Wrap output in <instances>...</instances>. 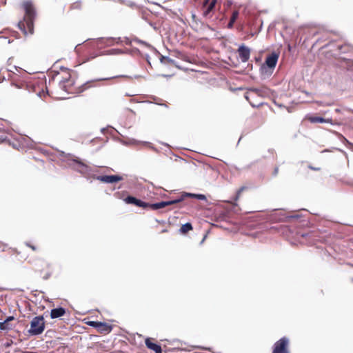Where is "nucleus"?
<instances>
[{"instance_id": "26", "label": "nucleus", "mask_w": 353, "mask_h": 353, "mask_svg": "<svg viewBox=\"0 0 353 353\" xmlns=\"http://www.w3.org/2000/svg\"><path fill=\"white\" fill-rule=\"evenodd\" d=\"M81 7V3L80 1L74 2L70 6L71 9H79Z\"/></svg>"}, {"instance_id": "33", "label": "nucleus", "mask_w": 353, "mask_h": 353, "mask_svg": "<svg viewBox=\"0 0 353 353\" xmlns=\"http://www.w3.org/2000/svg\"><path fill=\"white\" fill-rule=\"evenodd\" d=\"M139 42L141 43L142 44L146 45V43L144 41H139Z\"/></svg>"}, {"instance_id": "21", "label": "nucleus", "mask_w": 353, "mask_h": 353, "mask_svg": "<svg viewBox=\"0 0 353 353\" xmlns=\"http://www.w3.org/2000/svg\"><path fill=\"white\" fill-rule=\"evenodd\" d=\"M171 205L170 201H161L156 203L149 204V206L152 210H159L166 206Z\"/></svg>"}, {"instance_id": "23", "label": "nucleus", "mask_w": 353, "mask_h": 353, "mask_svg": "<svg viewBox=\"0 0 353 353\" xmlns=\"http://www.w3.org/2000/svg\"><path fill=\"white\" fill-rule=\"evenodd\" d=\"M239 17V12L237 10H235L232 12V17L230 18V20L228 24V27L229 28H232L233 27V25L236 20Z\"/></svg>"}, {"instance_id": "10", "label": "nucleus", "mask_w": 353, "mask_h": 353, "mask_svg": "<svg viewBox=\"0 0 353 353\" xmlns=\"http://www.w3.org/2000/svg\"><path fill=\"white\" fill-rule=\"evenodd\" d=\"M90 327H93L97 330L103 334L109 333L112 330V327L105 323L90 321Z\"/></svg>"}, {"instance_id": "8", "label": "nucleus", "mask_w": 353, "mask_h": 353, "mask_svg": "<svg viewBox=\"0 0 353 353\" xmlns=\"http://www.w3.org/2000/svg\"><path fill=\"white\" fill-rule=\"evenodd\" d=\"M188 197L195 198L199 200H203V201L206 200V196L204 194L183 192L179 196H178L175 199L170 200L171 205H174V204L182 202L186 198H188Z\"/></svg>"}, {"instance_id": "4", "label": "nucleus", "mask_w": 353, "mask_h": 353, "mask_svg": "<svg viewBox=\"0 0 353 353\" xmlns=\"http://www.w3.org/2000/svg\"><path fill=\"white\" fill-rule=\"evenodd\" d=\"M34 271L43 279H48L52 274V264L46 259H39L33 265Z\"/></svg>"}, {"instance_id": "20", "label": "nucleus", "mask_w": 353, "mask_h": 353, "mask_svg": "<svg viewBox=\"0 0 353 353\" xmlns=\"http://www.w3.org/2000/svg\"><path fill=\"white\" fill-rule=\"evenodd\" d=\"M14 320V316H8L3 322L0 323L1 330H10L12 328L10 325V322Z\"/></svg>"}, {"instance_id": "29", "label": "nucleus", "mask_w": 353, "mask_h": 353, "mask_svg": "<svg viewBox=\"0 0 353 353\" xmlns=\"http://www.w3.org/2000/svg\"><path fill=\"white\" fill-rule=\"evenodd\" d=\"M311 170H319V168H314V167H312V166H310L309 167Z\"/></svg>"}, {"instance_id": "6", "label": "nucleus", "mask_w": 353, "mask_h": 353, "mask_svg": "<svg viewBox=\"0 0 353 353\" xmlns=\"http://www.w3.org/2000/svg\"><path fill=\"white\" fill-rule=\"evenodd\" d=\"M289 343L287 337L280 339L274 344L272 353H290Z\"/></svg>"}, {"instance_id": "15", "label": "nucleus", "mask_w": 353, "mask_h": 353, "mask_svg": "<svg viewBox=\"0 0 353 353\" xmlns=\"http://www.w3.org/2000/svg\"><path fill=\"white\" fill-rule=\"evenodd\" d=\"M70 165L80 172H83L87 169V165L79 159H72Z\"/></svg>"}, {"instance_id": "34", "label": "nucleus", "mask_w": 353, "mask_h": 353, "mask_svg": "<svg viewBox=\"0 0 353 353\" xmlns=\"http://www.w3.org/2000/svg\"><path fill=\"white\" fill-rule=\"evenodd\" d=\"M144 144H145V145H149V144H150V143H148V142H145V143H144Z\"/></svg>"}, {"instance_id": "18", "label": "nucleus", "mask_w": 353, "mask_h": 353, "mask_svg": "<svg viewBox=\"0 0 353 353\" xmlns=\"http://www.w3.org/2000/svg\"><path fill=\"white\" fill-rule=\"evenodd\" d=\"M65 314V310L63 307H57L51 310L50 316L52 319H56L63 316Z\"/></svg>"}, {"instance_id": "19", "label": "nucleus", "mask_w": 353, "mask_h": 353, "mask_svg": "<svg viewBox=\"0 0 353 353\" xmlns=\"http://www.w3.org/2000/svg\"><path fill=\"white\" fill-rule=\"evenodd\" d=\"M307 119L313 123H329L331 124H333L332 119H324L323 117H309Z\"/></svg>"}, {"instance_id": "13", "label": "nucleus", "mask_w": 353, "mask_h": 353, "mask_svg": "<svg viewBox=\"0 0 353 353\" xmlns=\"http://www.w3.org/2000/svg\"><path fill=\"white\" fill-rule=\"evenodd\" d=\"M238 53L242 62H247L250 56V49L244 45L241 46L238 49Z\"/></svg>"}, {"instance_id": "9", "label": "nucleus", "mask_w": 353, "mask_h": 353, "mask_svg": "<svg viewBox=\"0 0 353 353\" xmlns=\"http://www.w3.org/2000/svg\"><path fill=\"white\" fill-rule=\"evenodd\" d=\"M90 40L91 39H90V47L94 46V43L96 42L100 48H102L103 46H109L114 43H119L120 38H100L97 41H90Z\"/></svg>"}, {"instance_id": "12", "label": "nucleus", "mask_w": 353, "mask_h": 353, "mask_svg": "<svg viewBox=\"0 0 353 353\" xmlns=\"http://www.w3.org/2000/svg\"><path fill=\"white\" fill-rule=\"evenodd\" d=\"M97 179L105 183H114L120 181L123 178L118 175L98 176Z\"/></svg>"}, {"instance_id": "16", "label": "nucleus", "mask_w": 353, "mask_h": 353, "mask_svg": "<svg viewBox=\"0 0 353 353\" xmlns=\"http://www.w3.org/2000/svg\"><path fill=\"white\" fill-rule=\"evenodd\" d=\"M145 345L147 346V347L148 349L154 351L155 353H162L161 347L157 343H152L150 338H147L145 339Z\"/></svg>"}, {"instance_id": "22", "label": "nucleus", "mask_w": 353, "mask_h": 353, "mask_svg": "<svg viewBox=\"0 0 353 353\" xmlns=\"http://www.w3.org/2000/svg\"><path fill=\"white\" fill-rule=\"evenodd\" d=\"M259 93V90L256 88L250 89L245 95V98L250 102L252 106L255 107L256 105L250 101V99L253 97L254 95H257Z\"/></svg>"}, {"instance_id": "2", "label": "nucleus", "mask_w": 353, "mask_h": 353, "mask_svg": "<svg viewBox=\"0 0 353 353\" xmlns=\"http://www.w3.org/2000/svg\"><path fill=\"white\" fill-rule=\"evenodd\" d=\"M21 7L24 11V15L23 19L19 21L18 27L24 34H32L34 33V21L37 15L35 7L29 0L23 1Z\"/></svg>"}, {"instance_id": "28", "label": "nucleus", "mask_w": 353, "mask_h": 353, "mask_svg": "<svg viewBox=\"0 0 353 353\" xmlns=\"http://www.w3.org/2000/svg\"><path fill=\"white\" fill-rule=\"evenodd\" d=\"M245 189V187H241V188H239V190H238V191H237V192H236V199H235V200H237V199L239 198V196H240V195H241V192H242Z\"/></svg>"}, {"instance_id": "5", "label": "nucleus", "mask_w": 353, "mask_h": 353, "mask_svg": "<svg viewBox=\"0 0 353 353\" xmlns=\"http://www.w3.org/2000/svg\"><path fill=\"white\" fill-rule=\"evenodd\" d=\"M45 329V321L43 316H37L32 319L30 322V328L28 330L31 335H39Z\"/></svg>"}, {"instance_id": "24", "label": "nucleus", "mask_w": 353, "mask_h": 353, "mask_svg": "<svg viewBox=\"0 0 353 353\" xmlns=\"http://www.w3.org/2000/svg\"><path fill=\"white\" fill-rule=\"evenodd\" d=\"M192 230V226L191 223H186L181 227L180 232L183 234H185Z\"/></svg>"}, {"instance_id": "30", "label": "nucleus", "mask_w": 353, "mask_h": 353, "mask_svg": "<svg viewBox=\"0 0 353 353\" xmlns=\"http://www.w3.org/2000/svg\"><path fill=\"white\" fill-rule=\"evenodd\" d=\"M277 173H278V168H276L274 170V174L276 175Z\"/></svg>"}, {"instance_id": "7", "label": "nucleus", "mask_w": 353, "mask_h": 353, "mask_svg": "<svg viewBox=\"0 0 353 353\" xmlns=\"http://www.w3.org/2000/svg\"><path fill=\"white\" fill-rule=\"evenodd\" d=\"M278 59L279 54L277 53L272 52V54L268 55L265 59V63L261 66V70L264 72L266 70L267 68H268L271 70L270 72L271 74L276 65Z\"/></svg>"}, {"instance_id": "11", "label": "nucleus", "mask_w": 353, "mask_h": 353, "mask_svg": "<svg viewBox=\"0 0 353 353\" xmlns=\"http://www.w3.org/2000/svg\"><path fill=\"white\" fill-rule=\"evenodd\" d=\"M88 44L83 43L79 44L75 47V52L81 59L83 62H86L88 60V55L87 52Z\"/></svg>"}, {"instance_id": "14", "label": "nucleus", "mask_w": 353, "mask_h": 353, "mask_svg": "<svg viewBox=\"0 0 353 353\" xmlns=\"http://www.w3.org/2000/svg\"><path fill=\"white\" fill-rule=\"evenodd\" d=\"M125 201L129 204H134L137 206L141 207L143 208H148L149 206V203L143 202L139 199H136L132 196H129L125 199Z\"/></svg>"}, {"instance_id": "3", "label": "nucleus", "mask_w": 353, "mask_h": 353, "mask_svg": "<svg viewBox=\"0 0 353 353\" xmlns=\"http://www.w3.org/2000/svg\"><path fill=\"white\" fill-rule=\"evenodd\" d=\"M8 72L9 79L12 86L17 88L26 89V83L24 80L21 79L22 74L26 75V72L22 68L14 65L8 69Z\"/></svg>"}, {"instance_id": "17", "label": "nucleus", "mask_w": 353, "mask_h": 353, "mask_svg": "<svg viewBox=\"0 0 353 353\" xmlns=\"http://www.w3.org/2000/svg\"><path fill=\"white\" fill-rule=\"evenodd\" d=\"M216 0H205L203 2V6L206 7V10L204 11V14L208 15L214 8Z\"/></svg>"}, {"instance_id": "25", "label": "nucleus", "mask_w": 353, "mask_h": 353, "mask_svg": "<svg viewBox=\"0 0 353 353\" xmlns=\"http://www.w3.org/2000/svg\"><path fill=\"white\" fill-rule=\"evenodd\" d=\"M160 61L161 63H170L171 62H172L173 61L170 59L169 57H163V56H161V58H160Z\"/></svg>"}, {"instance_id": "31", "label": "nucleus", "mask_w": 353, "mask_h": 353, "mask_svg": "<svg viewBox=\"0 0 353 353\" xmlns=\"http://www.w3.org/2000/svg\"><path fill=\"white\" fill-rule=\"evenodd\" d=\"M340 111H341V110H340V109H338V108H336V109L335 110V112H339Z\"/></svg>"}, {"instance_id": "32", "label": "nucleus", "mask_w": 353, "mask_h": 353, "mask_svg": "<svg viewBox=\"0 0 353 353\" xmlns=\"http://www.w3.org/2000/svg\"><path fill=\"white\" fill-rule=\"evenodd\" d=\"M4 140V139L3 137H0V142L3 141Z\"/></svg>"}, {"instance_id": "27", "label": "nucleus", "mask_w": 353, "mask_h": 353, "mask_svg": "<svg viewBox=\"0 0 353 353\" xmlns=\"http://www.w3.org/2000/svg\"><path fill=\"white\" fill-rule=\"evenodd\" d=\"M26 245L30 248L33 251H37L38 250V248L32 244H31L30 242H26Z\"/></svg>"}, {"instance_id": "1", "label": "nucleus", "mask_w": 353, "mask_h": 353, "mask_svg": "<svg viewBox=\"0 0 353 353\" xmlns=\"http://www.w3.org/2000/svg\"><path fill=\"white\" fill-rule=\"evenodd\" d=\"M40 83L46 88V90L42 89L37 91V94L41 97L48 94L52 98L62 99L65 98V93L74 92L77 89L70 70L65 68H61L60 71L54 74L48 85L46 80H41ZM34 91L37 92V90Z\"/></svg>"}]
</instances>
